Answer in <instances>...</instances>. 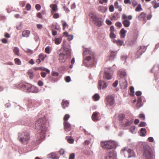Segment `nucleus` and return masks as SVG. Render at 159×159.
<instances>
[{
    "mask_svg": "<svg viewBox=\"0 0 159 159\" xmlns=\"http://www.w3.org/2000/svg\"><path fill=\"white\" fill-rule=\"evenodd\" d=\"M38 70H44L46 71V72L48 73H49L50 71L49 70L46 68H43L42 67H39L38 68Z\"/></svg>",
    "mask_w": 159,
    "mask_h": 159,
    "instance_id": "de8ad7c7",
    "label": "nucleus"
},
{
    "mask_svg": "<svg viewBox=\"0 0 159 159\" xmlns=\"http://www.w3.org/2000/svg\"><path fill=\"white\" fill-rule=\"evenodd\" d=\"M64 129L65 131H68L71 129V127L70 124L67 121L64 122Z\"/></svg>",
    "mask_w": 159,
    "mask_h": 159,
    "instance_id": "2eb2a0df",
    "label": "nucleus"
},
{
    "mask_svg": "<svg viewBox=\"0 0 159 159\" xmlns=\"http://www.w3.org/2000/svg\"><path fill=\"white\" fill-rule=\"evenodd\" d=\"M98 112L97 111L94 112L93 113L92 116V118L93 121H96L98 120Z\"/></svg>",
    "mask_w": 159,
    "mask_h": 159,
    "instance_id": "aec40b11",
    "label": "nucleus"
},
{
    "mask_svg": "<svg viewBox=\"0 0 159 159\" xmlns=\"http://www.w3.org/2000/svg\"><path fill=\"white\" fill-rule=\"evenodd\" d=\"M50 7L52 9L51 11V13L52 14H53L58 10L57 6L56 4H51L50 5Z\"/></svg>",
    "mask_w": 159,
    "mask_h": 159,
    "instance_id": "dca6fc26",
    "label": "nucleus"
},
{
    "mask_svg": "<svg viewBox=\"0 0 159 159\" xmlns=\"http://www.w3.org/2000/svg\"><path fill=\"white\" fill-rule=\"evenodd\" d=\"M109 10L111 12H112L114 11V7L113 5L110 6L109 8Z\"/></svg>",
    "mask_w": 159,
    "mask_h": 159,
    "instance_id": "6e6d98bb",
    "label": "nucleus"
},
{
    "mask_svg": "<svg viewBox=\"0 0 159 159\" xmlns=\"http://www.w3.org/2000/svg\"><path fill=\"white\" fill-rule=\"evenodd\" d=\"M151 3L153 6L154 8L156 9L159 7V3L157 2L156 0H153L151 2Z\"/></svg>",
    "mask_w": 159,
    "mask_h": 159,
    "instance_id": "5701e85b",
    "label": "nucleus"
},
{
    "mask_svg": "<svg viewBox=\"0 0 159 159\" xmlns=\"http://www.w3.org/2000/svg\"><path fill=\"white\" fill-rule=\"evenodd\" d=\"M75 156V155L74 153H71L70 155L69 159H74Z\"/></svg>",
    "mask_w": 159,
    "mask_h": 159,
    "instance_id": "0e129e2a",
    "label": "nucleus"
},
{
    "mask_svg": "<svg viewBox=\"0 0 159 159\" xmlns=\"http://www.w3.org/2000/svg\"><path fill=\"white\" fill-rule=\"evenodd\" d=\"M107 86V83L104 82L102 81L101 80H99L98 81V89H101L102 87V89H106Z\"/></svg>",
    "mask_w": 159,
    "mask_h": 159,
    "instance_id": "4468645a",
    "label": "nucleus"
},
{
    "mask_svg": "<svg viewBox=\"0 0 159 159\" xmlns=\"http://www.w3.org/2000/svg\"><path fill=\"white\" fill-rule=\"evenodd\" d=\"M132 18V16L131 15L127 16L125 14H122V19L123 20H122V22L125 27L127 28L130 26V22L129 20H131Z\"/></svg>",
    "mask_w": 159,
    "mask_h": 159,
    "instance_id": "0eeeda50",
    "label": "nucleus"
},
{
    "mask_svg": "<svg viewBox=\"0 0 159 159\" xmlns=\"http://www.w3.org/2000/svg\"><path fill=\"white\" fill-rule=\"evenodd\" d=\"M70 117V116L69 115L67 114H66L63 118L64 121H67V120L69 119Z\"/></svg>",
    "mask_w": 159,
    "mask_h": 159,
    "instance_id": "79ce46f5",
    "label": "nucleus"
},
{
    "mask_svg": "<svg viewBox=\"0 0 159 159\" xmlns=\"http://www.w3.org/2000/svg\"><path fill=\"white\" fill-rule=\"evenodd\" d=\"M14 61L15 64H16L20 65L21 64V62L20 60L18 58H15L14 59Z\"/></svg>",
    "mask_w": 159,
    "mask_h": 159,
    "instance_id": "58836bf2",
    "label": "nucleus"
},
{
    "mask_svg": "<svg viewBox=\"0 0 159 159\" xmlns=\"http://www.w3.org/2000/svg\"><path fill=\"white\" fill-rule=\"evenodd\" d=\"M31 85L30 84L24 83L20 84L19 86V87L26 90L28 92V89H30V88L31 87Z\"/></svg>",
    "mask_w": 159,
    "mask_h": 159,
    "instance_id": "ddd939ff",
    "label": "nucleus"
},
{
    "mask_svg": "<svg viewBox=\"0 0 159 159\" xmlns=\"http://www.w3.org/2000/svg\"><path fill=\"white\" fill-rule=\"evenodd\" d=\"M143 10V9L142 8L141 5L139 4L136 8L135 9V11H141Z\"/></svg>",
    "mask_w": 159,
    "mask_h": 159,
    "instance_id": "72a5a7b5",
    "label": "nucleus"
},
{
    "mask_svg": "<svg viewBox=\"0 0 159 159\" xmlns=\"http://www.w3.org/2000/svg\"><path fill=\"white\" fill-rule=\"evenodd\" d=\"M68 26L66 22L63 21L62 23L63 30H64L66 27Z\"/></svg>",
    "mask_w": 159,
    "mask_h": 159,
    "instance_id": "603ef678",
    "label": "nucleus"
},
{
    "mask_svg": "<svg viewBox=\"0 0 159 159\" xmlns=\"http://www.w3.org/2000/svg\"><path fill=\"white\" fill-rule=\"evenodd\" d=\"M35 7L36 9L38 11H39L40 10L41 7L40 5L39 4H37L35 5Z\"/></svg>",
    "mask_w": 159,
    "mask_h": 159,
    "instance_id": "3c124183",
    "label": "nucleus"
},
{
    "mask_svg": "<svg viewBox=\"0 0 159 159\" xmlns=\"http://www.w3.org/2000/svg\"><path fill=\"white\" fill-rule=\"evenodd\" d=\"M133 122V119L129 120H127L126 122L124 124V126H129L131 125Z\"/></svg>",
    "mask_w": 159,
    "mask_h": 159,
    "instance_id": "c85d7f7f",
    "label": "nucleus"
},
{
    "mask_svg": "<svg viewBox=\"0 0 159 159\" xmlns=\"http://www.w3.org/2000/svg\"><path fill=\"white\" fill-rule=\"evenodd\" d=\"M25 52L28 55H30L33 53V52L32 50L28 49H27L25 50Z\"/></svg>",
    "mask_w": 159,
    "mask_h": 159,
    "instance_id": "ea45409f",
    "label": "nucleus"
},
{
    "mask_svg": "<svg viewBox=\"0 0 159 159\" xmlns=\"http://www.w3.org/2000/svg\"><path fill=\"white\" fill-rule=\"evenodd\" d=\"M69 103L66 100H63L61 103V105L62 107L63 108H65L66 107H68Z\"/></svg>",
    "mask_w": 159,
    "mask_h": 159,
    "instance_id": "393cba45",
    "label": "nucleus"
},
{
    "mask_svg": "<svg viewBox=\"0 0 159 159\" xmlns=\"http://www.w3.org/2000/svg\"><path fill=\"white\" fill-rule=\"evenodd\" d=\"M116 54V52H114L112 51H111L110 57V59L111 60L113 59Z\"/></svg>",
    "mask_w": 159,
    "mask_h": 159,
    "instance_id": "473e14b6",
    "label": "nucleus"
},
{
    "mask_svg": "<svg viewBox=\"0 0 159 159\" xmlns=\"http://www.w3.org/2000/svg\"><path fill=\"white\" fill-rule=\"evenodd\" d=\"M98 10L99 11L103 13H105L107 10V8L104 6H99L98 7Z\"/></svg>",
    "mask_w": 159,
    "mask_h": 159,
    "instance_id": "a211bd4d",
    "label": "nucleus"
},
{
    "mask_svg": "<svg viewBox=\"0 0 159 159\" xmlns=\"http://www.w3.org/2000/svg\"><path fill=\"white\" fill-rule=\"evenodd\" d=\"M106 159H116V155L115 152L112 150L107 155Z\"/></svg>",
    "mask_w": 159,
    "mask_h": 159,
    "instance_id": "9b49d317",
    "label": "nucleus"
},
{
    "mask_svg": "<svg viewBox=\"0 0 159 159\" xmlns=\"http://www.w3.org/2000/svg\"><path fill=\"white\" fill-rule=\"evenodd\" d=\"M30 31L28 30H24L22 32V36L23 37H28L30 34Z\"/></svg>",
    "mask_w": 159,
    "mask_h": 159,
    "instance_id": "4be33fe9",
    "label": "nucleus"
},
{
    "mask_svg": "<svg viewBox=\"0 0 159 159\" xmlns=\"http://www.w3.org/2000/svg\"><path fill=\"white\" fill-rule=\"evenodd\" d=\"M146 125V123L144 122H141L139 125V127H142L145 126Z\"/></svg>",
    "mask_w": 159,
    "mask_h": 159,
    "instance_id": "13d9d810",
    "label": "nucleus"
},
{
    "mask_svg": "<svg viewBox=\"0 0 159 159\" xmlns=\"http://www.w3.org/2000/svg\"><path fill=\"white\" fill-rule=\"evenodd\" d=\"M121 153L124 154L125 157L128 158L134 157L135 155L133 151L127 148H125L121 150Z\"/></svg>",
    "mask_w": 159,
    "mask_h": 159,
    "instance_id": "6e6552de",
    "label": "nucleus"
},
{
    "mask_svg": "<svg viewBox=\"0 0 159 159\" xmlns=\"http://www.w3.org/2000/svg\"><path fill=\"white\" fill-rule=\"evenodd\" d=\"M40 74L41 76L43 78H44L47 75L46 73L44 72H41Z\"/></svg>",
    "mask_w": 159,
    "mask_h": 159,
    "instance_id": "338daca9",
    "label": "nucleus"
},
{
    "mask_svg": "<svg viewBox=\"0 0 159 159\" xmlns=\"http://www.w3.org/2000/svg\"><path fill=\"white\" fill-rule=\"evenodd\" d=\"M84 60L83 64L87 66L92 65L94 62V53L89 49H85L83 53Z\"/></svg>",
    "mask_w": 159,
    "mask_h": 159,
    "instance_id": "f03ea898",
    "label": "nucleus"
},
{
    "mask_svg": "<svg viewBox=\"0 0 159 159\" xmlns=\"http://www.w3.org/2000/svg\"><path fill=\"white\" fill-rule=\"evenodd\" d=\"M52 75L55 76H58L59 75V73L55 71H52L51 73Z\"/></svg>",
    "mask_w": 159,
    "mask_h": 159,
    "instance_id": "8fccbe9b",
    "label": "nucleus"
},
{
    "mask_svg": "<svg viewBox=\"0 0 159 159\" xmlns=\"http://www.w3.org/2000/svg\"><path fill=\"white\" fill-rule=\"evenodd\" d=\"M137 3L135 0H132V5L134 7H135L137 4Z\"/></svg>",
    "mask_w": 159,
    "mask_h": 159,
    "instance_id": "052dcab7",
    "label": "nucleus"
},
{
    "mask_svg": "<svg viewBox=\"0 0 159 159\" xmlns=\"http://www.w3.org/2000/svg\"><path fill=\"white\" fill-rule=\"evenodd\" d=\"M65 80L66 82H69L70 80V76H67L65 78Z\"/></svg>",
    "mask_w": 159,
    "mask_h": 159,
    "instance_id": "69168bd1",
    "label": "nucleus"
},
{
    "mask_svg": "<svg viewBox=\"0 0 159 159\" xmlns=\"http://www.w3.org/2000/svg\"><path fill=\"white\" fill-rule=\"evenodd\" d=\"M74 139H72L69 138L67 139V142L70 143H73L74 142Z\"/></svg>",
    "mask_w": 159,
    "mask_h": 159,
    "instance_id": "864d4df0",
    "label": "nucleus"
},
{
    "mask_svg": "<svg viewBox=\"0 0 159 159\" xmlns=\"http://www.w3.org/2000/svg\"><path fill=\"white\" fill-rule=\"evenodd\" d=\"M145 51V47L141 46L140 47L139 49L138 50L137 52V53L138 55H141Z\"/></svg>",
    "mask_w": 159,
    "mask_h": 159,
    "instance_id": "412c9836",
    "label": "nucleus"
},
{
    "mask_svg": "<svg viewBox=\"0 0 159 159\" xmlns=\"http://www.w3.org/2000/svg\"><path fill=\"white\" fill-rule=\"evenodd\" d=\"M110 38L111 39H114L116 38V36L115 34L114 33V32H110Z\"/></svg>",
    "mask_w": 159,
    "mask_h": 159,
    "instance_id": "49530a36",
    "label": "nucleus"
},
{
    "mask_svg": "<svg viewBox=\"0 0 159 159\" xmlns=\"http://www.w3.org/2000/svg\"><path fill=\"white\" fill-rule=\"evenodd\" d=\"M70 51L69 49L65 48L62 53L59 54V60L61 62H64L66 60L70 57Z\"/></svg>",
    "mask_w": 159,
    "mask_h": 159,
    "instance_id": "20e7f679",
    "label": "nucleus"
},
{
    "mask_svg": "<svg viewBox=\"0 0 159 159\" xmlns=\"http://www.w3.org/2000/svg\"><path fill=\"white\" fill-rule=\"evenodd\" d=\"M135 127L134 126H131L130 129V131L132 133H133L135 129Z\"/></svg>",
    "mask_w": 159,
    "mask_h": 159,
    "instance_id": "4d7b16f0",
    "label": "nucleus"
},
{
    "mask_svg": "<svg viewBox=\"0 0 159 159\" xmlns=\"http://www.w3.org/2000/svg\"><path fill=\"white\" fill-rule=\"evenodd\" d=\"M105 102L107 106H112L115 103L114 97L111 95H107L105 98Z\"/></svg>",
    "mask_w": 159,
    "mask_h": 159,
    "instance_id": "9d476101",
    "label": "nucleus"
},
{
    "mask_svg": "<svg viewBox=\"0 0 159 159\" xmlns=\"http://www.w3.org/2000/svg\"><path fill=\"white\" fill-rule=\"evenodd\" d=\"M13 52L14 54L17 56L19 55V49L17 47H15L13 49Z\"/></svg>",
    "mask_w": 159,
    "mask_h": 159,
    "instance_id": "2f4dec72",
    "label": "nucleus"
},
{
    "mask_svg": "<svg viewBox=\"0 0 159 159\" xmlns=\"http://www.w3.org/2000/svg\"><path fill=\"white\" fill-rule=\"evenodd\" d=\"M124 2L126 4H131V2L130 0H124Z\"/></svg>",
    "mask_w": 159,
    "mask_h": 159,
    "instance_id": "774afa93",
    "label": "nucleus"
},
{
    "mask_svg": "<svg viewBox=\"0 0 159 159\" xmlns=\"http://www.w3.org/2000/svg\"><path fill=\"white\" fill-rule=\"evenodd\" d=\"M61 39L60 38H57L55 39V43L56 44H60L61 41Z\"/></svg>",
    "mask_w": 159,
    "mask_h": 159,
    "instance_id": "c9c22d12",
    "label": "nucleus"
},
{
    "mask_svg": "<svg viewBox=\"0 0 159 159\" xmlns=\"http://www.w3.org/2000/svg\"><path fill=\"white\" fill-rule=\"evenodd\" d=\"M39 92L38 89L33 86L31 85V87L28 89V92H32L33 93H37Z\"/></svg>",
    "mask_w": 159,
    "mask_h": 159,
    "instance_id": "f3484780",
    "label": "nucleus"
},
{
    "mask_svg": "<svg viewBox=\"0 0 159 159\" xmlns=\"http://www.w3.org/2000/svg\"><path fill=\"white\" fill-rule=\"evenodd\" d=\"M18 139L22 144H27L30 140V136L29 133L24 132L20 133L18 134Z\"/></svg>",
    "mask_w": 159,
    "mask_h": 159,
    "instance_id": "7ed1b4c3",
    "label": "nucleus"
},
{
    "mask_svg": "<svg viewBox=\"0 0 159 159\" xmlns=\"http://www.w3.org/2000/svg\"><path fill=\"white\" fill-rule=\"evenodd\" d=\"M89 16L96 25L100 27L102 25L103 21L102 18L98 17L96 15L93 13L90 14Z\"/></svg>",
    "mask_w": 159,
    "mask_h": 159,
    "instance_id": "423d86ee",
    "label": "nucleus"
},
{
    "mask_svg": "<svg viewBox=\"0 0 159 159\" xmlns=\"http://www.w3.org/2000/svg\"><path fill=\"white\" fill-rule=\"evenodd\" d=\"M67 37V39L69 41H70L73 39V36L72 35H69Z\"/></svg>",
    "mask_w": 159,
    "mask_h": 159,
    "instance_id": "bf43d9fd",
    "label": "nucleus"
},
{
    "mask_svg": "<svg viewBox=\"0 0 159 159\" xmlns=\"http://www.w3.org/2000/svg\"><path fill=\"white\" fill-rule=\"evenodd\" d=\"M113 42L116 43L118 46H121L122 45L124 42L120 40H116L114 39L113 40Z\"/></svg>",
    "mask_w": 159,
    "mask_h": 159,
    "instance_id": "a878e982",
    "label": "nucleus"
},
{
    "mask_svg": "<svg viewBox=\"0 0 159 159\" xmlns=\"http://www.w3.org/2000/svg\"><path fill=\"white\" fill-rule=\"evenodd\" d=\"M100 98V96L97 93L94 94L93 97V100L94 101L98 100Z\"/></svg>",
    "mask_w": 159,
    "mask_h": 159,
    "instance_id": "c756f323",
    "label": "nucleus"
},
{
    "mask_svg": "<svg viewBox=\"0 0 159 159\" xmlns=\"http://www.w3.org/2000/svg\"><path fill=\"white\" fill-rule=\"evenodd\" d=\"M126 32V30H125L124 28H122L121 29L120 32L121 38H124L125 37Z\"/></svg>",
    "mask_w": 159,
    "mask_h": 159,
    "instance_id": "b1692460",
    "label": "nucleus"
},
{
    "mask_svg": "<svg viewBox=\"0 0 159 159\" xmlns=\"http://www.w3.org/2000/svg\"><path fill=\"white\" fill-rule=\"evenodd\" d=\"M112 75L108 72H105L103 75V78L108 80L111 79L112 78Z\"/></svg>",
    "mask_w": 159,
    "mask_h": 159,
    "instance_id": "6ab92c4d",
    "label": "nucleus"
},
{
    "mask_svg": "<svg viewBox=\"0 0 159 159\" xmlns=\"http://www.w3.org/2000/svg\"><path fill=\"white\" fill-rule=\"evenodd\" d=\"M115 25L118 27L121 28L122 26V25L120 22L118 21L116 23Z\"/></svg>",
    "mask_w": 159,
    "mask_h": 159,
    "instance_id": "a18cd8bd",
    "label": "nucleus"
},
{
    "mask_svg": "<svg viewBox=\"0 0 159 159\" xmlns=\"http://www.w3.org/2000/svg\"><path fill=\"white\" fill-rule=\"evenodd\" d=\"M75 62V59L74 57L73 58L71 61L70 63L71 64L69 66V68H72L73 67V64H74V63Z\"/></svg>",
    "mask_w": 159,
    "mask_h": 159,
    "instance_id": "4c0bfd02",
    "label": "nucleus"
},
{
    "mask_svg": "<svg viewBox=\"0 0 159 159\" xmlns=\"http://www.w3.org/2000/svg\"><path fill=\"white\" fill-rule=\"evenodd\" d=\"M28 75L30 76V77L31 79H32L33 76V72L31 70H29L28 71Z\"/></svg>",
    "mask_w": 159,
    "mask_h": 159,
    "instance_id": "a19ab883",
    "label": "nucleus"
},
{
    "mask_svg": "<svg viewBox=\"0 0 159 159\" xmlns=\"http://www.w3.org/2000/svg\"><path fill=\"white\" fill-rule=\"evenodd\" d=\"M146 133V129L144 128H142L140 130V135L142 136H145Z\"/></svg>",
    "mask_w": 159,
    "mask_h": 159,
    "instance_id": "cd10ccee",
    "label": "nucleus"
},
{
    "mask_svg": "<svg viewBox=\"0 0 159 159\" xmlns=\"http://www.w3.org/2000/svg\"><path fill=\"white\" fill-rule=\"evenodd\" d=\"M26 9L28 11L30 10L31 9V6L30 4L28 3L26 4Z\"/></svg>",
    "mask_w": 159,
    "mask_h": 159,
    "instance_id": "5fc2aeb1",
    "label": "nucleus"
},
{
    "mask_svg": "<svg viewBox=\"0 0 159 159\" xmlns=\"http://www.w3.org/2000/svg\"><path fill=\"white\" fill-rule=\"evenodd\" d=\"M36 129L41 132L40 139H42L45 136V134L47 130L46 120L45 118H40L36 121L35 123Z\"/></svg>",
    "mask_w": 159,
    "mask_h": 159,
    "instance_id": "f257e3e1",
    "label": "nucleus"
},
{
    "mask_svg": "<svg viewBox=\"0 0 159 159\" xmlns=\"http://www.w3.org/2000/svg\"><path fill=\"white\" fill-rule=\"evenodd\" d=\"M143 155L145 159H152L153 153L149 147L144 148Z\"/></svg>",
    "mask_w": 159,
    "mask_h": 159,
    "instance_id": "1a4fd4ad",
    "label": "nucleus"
},
{
    "mask_svg": "<svg viewBox=\"0 0 159 159\" xmlns=\"http://www.w3.org/2000/svg\"><path fill=\"white\" fill-rule=\"evenodd\" d=\"M114 6L116 8H119V7L118 5V3L117 1H116L114 3Z\"/></svg>",
    "mask_w": 159,
    "mask_h": 159,
    "instance_id": "680f3d73",
    "label": "nucleus"
},
{
    "mask_svg": "<svg viewBox=\"0 0 159 159\" xmlns=\"http://www.w3.org/2000/svg\"><path fill=\"white\" fill-rule=\"evenodd\" d=\"M146 14L145 13L142 12L140 13L138 16L137 18L139 20L143 21V23H145L146 21Z\"/></svg>",
    "mask_w": 159,
    "mask_h": 159,
    "instance_id": "f8f14e48",
    "label": "nucleus"
},
{
    "mask_svg": "<svg viewBox=\"0 0 159 159\" xmlns=\"http://www.w3.org/2000/svg\"><path fill=\"white\" fill-rule=\"evenodd\" d=\"M100 145L103 148L108 149L115 148L117 146V144L115 142L110 140L101 142Z\"/></svg>",
    "mask_w": 159,
    "mask_h": 159,
    "instance_id": "39448f33",
    "label": "nucleus"
},
{
    "mask_svg": "<svg viewBox=\"0 0 159 159\" xmlns=\"http://www.w3.org/2000/svg\"><path fill=\"white\" fill-rule=\"evenodd\" d=\"M52 158L53 159H58V157L56 156V154L55 153H52L51 154Z\"/></svg>",
    "mask_w": 159,
    "mask_h": 159,
    "instance_id": "37998d69",
    "label": "nucleus"
},
{
    "mask_svg": "<svg viewBox=\"0 0 159 159\" xmlns=\"http://www.w3.org/2000/svg\"><path fill=\"white\" fill-rule=\"evenodd\" d=\"M99 3L102 4L103 3H107V0H98Z\"/></svg>",
    "mask_w": 159,
    "mask_h": 159,
    "instance_id": "e2e57ef3",
    "label": "nucleus"
},
{
    "mask_svg": "<svg viewBox=\"0 0 159 159\" xmlns=\"http://www.w3.org/2000/svg\"><path fill=\"white\" fill-rule=\"evenodd\" d=\"M46 56L43 53H40L38 56V58L40 59L42 61H43Z\"/></svg>",
    "mask_w": 159,
    "mask_h": 159,
    "instance_id": "7c9ffc66",
    "label": "nucleus"
},
{
    "mask_svg": "<svg viewBox=\"0 0 159 159\" xmlns=\"http://www.w3.org/2000/svg\"><path fill=\"white\" fill-rule=\"evenodd\" d=\"M118 118L120 121H123L125 118V115L123 114H120Z\"/></svg>",
    "mask_w": 159,
    "mask_h": 159,
    "instance_id": "e433bc0d",
    "label": "nucleus"
},
{
    "mask_svg": "<svg viewBox=\"0 0 159 159\" xmlns=\"http://www.w3.org/2000/svg\"><path fill=\"white\" fill-rule=\"evenodd\" d=\"M50 48L49 46L46 47L45 49V52L48 54H49L50 52Z\"/></svg>",
    "mask_w": 159,
    "mask_h": 159,
    "instance_id": "c03bdc74",
    "label": "nucleus"
},
{
    "mask_svg": "<svg viewBox=\"0 0 159 159\" xmlns=\"http://www.w3.org/2000/svg\"><path fill=\"white\" fill-rule=\"evenodd\" d=\"M53 16V17L55 19H57L59 17V16L58 13H54Z\"/></svg>",
    "mask_w": 159,
    "mask_h": 159,
    "instance_id": "09e8293b",
    "label": "nucleus"
},
{
    "mask_svg": "<svg viewBox=\"0 0 159 159\" xmlns=\"http://www.w3.org/2000/svg\"><path fill=\"white\" fill-rule=\"evenodd\" d=\"M125 82L123 83L120 84V86L122 89H124L127 87V82L126 80L125 79Z\"/></svg>",
    "mask_w": 159,
    "mask_h": 159,
    "instance_id": "bb28decb",
    "label": "nucleus"
},
{
    "mask_svg": "<svg viewBox=\"0 0 159 159\" xmlns=\"http://www.w3.org/2000/svg\"><path fill=\"white\" fill-rule=\"evenodd\" d=\"M119 74L120 77L123 78L126 75V74L125 72L124 71H121L119 72Z\"/></svg>",
    "mask_w": 159,
    "mask_h": 159,
    "instance_id": "f704fd0d",
    "label": "nucleus"
}]
</instances>
